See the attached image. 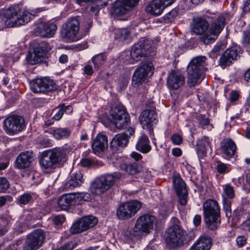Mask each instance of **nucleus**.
<instances>
[{"label":"nucleus","instance_id":"obj_28","mask_svg":"<svg viewBox=\"0 0 250 250\" xmlns=\"http://www.w3.org/2000/svg\"><path fill=\"white\" fill-rule=\"evenodd\" d=\"M236 146L234 142L230 139H225L220 143V150L225 158L233 156L236 151Z\"/></svg>","mask_w":250,"mask_h":250},{"label":"nucleus","instance_id":"obj_50","mask_svg":"<svg viewBox=\"0 0 250 250\" xmlns=\"http://www.w3.org/2000/svg\"><path fill=\"white\" fill-rule=\"evenodd\" d=\"M243 189L250 192V171L247 174L246 183L245 185H243Z\"/></svg>","mask_w":250,"mask_h":250},{"label":"nucleus","instance_id":"obj_53","mask_svg":"<svg viewBox=\"0 0 250 250\" xmlns=\"http://www.w3.org/2000/svg\"><path fill=\"white\" fill-rule=\"evenodd\" d=\"M239 94L236 91H232L229 94V100L231 102H235L239 98Z\"/></svg>","mask_w":250,"mask_h":250},{"label":"nucleus","instance_id":"obj_4","mask_svg":"<svg viewBox=\"0 0 250 250\" xmlns=\"http://www.w3.org/2000/svg\"><path fill=\"white\" fill-rule=\"evenodd\" d=\"M66 150L63 148H56L42 152L40 160L41 167L44 169L53 168L64 158Z\"/></svg>","mask_w":250,"mask_h":250},{"label":"nucleus","instance_id":"obj_31","mask_svg":"<svg viewBox=\"0 0 250 250\" xmlns=\"http://www.w3.org/2000/svg\"><path fill=\"white\" fill-rule=\"evenodd\" d=\"M83 182V175L80 172L73 173L69 180L65 184L64 188L67 189H72L78 187Z\"/></svg>","mask_w":250,"mask_h":250},{"label":"nucleus","instance_id":"obj_8","mask_svg":"<svg viewBox=\"0 0 250 250\" xmlns=\"http://www.w3.org/2000/svg\"><path fill=\"white\" fill-rule=\"evenodd\" d=\"M80 29V22L77 17H71L62 24L60 30L61 37L67 42H73Z\"/></svg>","mask_w":250,"mask_h":250},{"label":"nucleus","instance_id":"obj_45","mask_svg":"<svg viewBox=\"0 0 250 250\" xmlns=\"http://www.w3.org/2000/svg\"><path fill=\"white\" fill-rule=\"evenodd\" d=\"M216 168L217 172L221 174L227 173L229 171L228 166L226 164H225L220 162L217 163Z\"/></svg>","mask_w":250,"mask_h":250},{"label":"nucleus","instance_id":"obj_18","mask_svg":"<svg viewBox=\"0 0 250 250\" xmlns=\"http://www.w3.org/2000/svg\"><path fill=\"white\" fill-rule=\"evenodd\" d=\"M203 209L205 219H218L221 217L219 205L214 200H206L203 204Z\"/></svg>","mask_w":250,"mask_h":250},{"label":"nucleus","instance_id":"obj_23","mask_svg":"<svg viewBox=\"0 0 250 250\" xmlns=\"http://www.w3.org/2000/svg\"><path fill=\"white\" fill-rule=\"evenodd\" d=\"M98 220H77L70 229L72 234L80 233L96 226Z\"/></svg>","mask_w":250,"mask_h":250},{"label":"nucleus","instance_id":"obj_57","mask_svg":"<svg viewBox=\"0 0 250 250\" xmlns=\"http://www.w3.org/2000/svg\"><path fill=\"white\" fill-rule=\"evenodd\" d=\"M81 165L83 167H87L91 165V162L89 159H83L81 161Z\"/></svg>","mask_w":250,"mask_h":250},{"label":"nucleus","instance_id":"obj_40","mask_svg":"<svg viewBox=\"0 0 250 250\" xmlns=\"http://www.w3.org/2000/svg\"><path fill=\"white\" fill-rule=\"evenodd\" d=\"M164 240L167 247L171 250L172 248V228L169 227L165 232Z\"/></svg>","mask_w":250,"mask_h":250},{"label":"nucleus","instance_id":"obj_38","mask_svg":"<svg viewBox=\"0 0 250 250\" xmlns=\"http://www.w3.org/2000/svg\"><path fill=\"white\" fill-rule=\"evenodd\" d=\"M106 56L103 54H99L95 56L92 59V61L94 65L95 68L98 69L100 67L104 62Z\"/></svg>","mask_w":250,"mask_h":250},{"label":"nucleus","instance_id":"obj_9","mask_svg":"<svg viewBox=\"0 0 250 250\" xmlns=\"http://www.w3.org/2000/svg\"><path fill=\"white\" fill-rule=\"evenodd\" d=\"M153 65L149 62L142 63L135 70L132 76V84L138 87L145 83L153 74Z\"/></svg>","mask_w":250,"mask_h":250},{"label":"nucleus","instance_id":"obj_25","mask_svg":"<svg viewBox=\"0 0 250 250\" xmlns=\"http://www.w3.org/2000/svg\"><path fill=\"white\" fill-rule=\"evenodd\" d=\"M156 119L155 111L149 109L143 111L139 117V121L143 128H150L153 124L156 123Z\"/></svg>","mask_w":250,"mask_h":250},{"label":"nucleus","instance_id":"obj_11","mask_svg":"<svg viewBox=\"0 0 250 250\" xmlns=\"http://www.w3.org/2000/svg\"><path fill=\"white\" fill-rule=\"evenodd\" d=\"M3 125L5 133L9 135L17 134L25 128L24 119L18 115L7 116L3 121Z\"/></svg>","mask_w":250,"mask_h":250},{"label":"nucleus","instance_id":"obj_15","mask_svg":"<svg viewBox=\"0 0 250 250\" xmlns=\"http://www.w3.org/2000/svg\"><path fill=\"white\" fill-rule=\"evenodd\" d=\"M30 88L35 93L44 92L56 89L55 82L48 78H38L30 82Z\"/></svg>","mask_w":250,"mask_h":250},{"label":"nucleus","instance_id":"obj_47","mask_svg":"<svg viewBox=\"0 0 250 250\" xmlns=\"http://www.w3.org/2000/svg\"><path fill=\"white\" fill-rule=\"evenodd\" d=\"M125 236L129 239L133 240L134 238L139 237L138 235L136 234L134 228L133 230H127L125 232Z\"/></svg>","mask_w":250,"mask_h":250},{"label":"nucleus","instance_id":"obj_29","mask_svg":"<svg viewBox=\"0 0 250 250\" xmlns=\"http://www.w3.org/2000/svg\"><path fill=\"white\" fill-rule=\"evenodd\" d=\"M33 160V153L31 151H26L21 153L17 158L16 167L20 169L29 167Z\"/></svg>","mask_w":250,"mask_h":250},{"label":"nucleus","instance_id":"obj_35","mask_svg":"<svg viewBox=\"0 0 250 250\" xmlns=\"http://www.w3.org/2000/svg\"><path fill=\"white\" fill-rule=\"evenodd\" d=\"M128 140V137L125 133H121L116 135L111 142V146H125Z\"/></svg>","mask_w":250,"mask_h":250},{"label":"nucleus","instance_id":"obj_46","mask_svg":"<svg viewBox=\"0 0 250 250\" xmlns=\"http://www.w3.org/2000/svg\"><path fill=\"white\" fill-rule=\"evenodd\" d=\"M9 188V183L8 180L0 177V192H5Z\"/></svg>","mask_w":250,"mask_h":250},{"label":"nucleus","instance_id":"obj_44","mask_svg":"<svg viewBox=\"0 0 250 250\" xmlns=\"http://www.w3.org/2000/svg\"><path fill=\"white\" fill-rule=\"evenodd\" d=\"M221 48V45H215L212 50L209 53V57L213 60L216 59L220 55Z\"/></svg>","mask_w":250,"mask_h":250},{"label":"nucleus","instance_id":"obj_16","mask_svg":"<svg viewBox=\"0 0 250 250\" xmlns=\"http://www.w3.org/2000/svg\"><path fill=\"white\" fill-rule=\"evenodd\" d=\"M141 206V203L137 201L124 203L119 207L117 215L119 219L130 218L137 212Z\"/></svg>","mask_w":250,"mask_h":250},{"label":"nucleus","instance_id":"obj_14","mask_svg":"<svg viewBox=\"0 0 250 250\" xmlns=\"http://www.w3.org/2000/svg\"><path fill=\"white\" fill-rule=\"evenodd\" d=\"M45 233L42 229H37L27 236L23 250H37L43 243Z\"/></svg>","mask_w":250,"mask_h":250},{"label":"nucleus","instance_id":"obj_34","mask_svg":"<svg viewBox=\"0 0 250 250\" xmlns=\"http://www.w3.org/2000/svg\"><path fill=\"white\" fill-rule=\"evenodd\" d=\"M114 39L118 42H124L130 37V31L126 28L116 29L114 31Z\"/></svg>","mask_w":250,"mask_h":250},{"label":"nucleus","instance_id":"obj_12","mask_svg":"<svg viewBox=\"0 0 250 250\" xmlns=\"http://www.w3.org/2000/svg\"><path fill=\"white\" fill-rule=\"evenodd\" d=\"M51 49V47L47 42H42L34 48L33 52H28L26 60L31 65L41 63L44 61L47 53Z\"/></svg>","mask_w":250,"mask_h":250},{"label":"nucleus","instance_id":"obj_24","mask_svg":"<svg viewBox=\"0 0 250 250\" xmlns=\"http://www.w3.org/2000/svg\"><path fill=\"white\" fill-rule=\"evenodd\" d=\"M57 29L56 24L52 22H41L37 27L36 33L41 37L51 38L55 34Z\"/></svg>","mask_w":250,"mask_h":250},{"label":"nucleus","instance_id":"obj_63","mask_svg":"<svg viewBox=\"0 0 250 250\" xmlns=\"http://www.w3.org/2000/svg\"><path fill=\"white\" fill-rule=\"evenodd\" d=\"M244 79L247 84H250V68L245 73Z\"/></svg>","mask_w":250,"mask_h":250},{"label":"nucleus","instance_id":"obj_6","mask_svg":"<svg viewBox=\"0 0 250 250\" xmlns=\"http://www.w3.org/2000/svg\"><path fill=\"white\" fill-rule=\"evenodd\" d=\"M91 199L88 193L80 192L64 194L58 200L59 208L62 210H66L71 206L80 204L82 201H89Z\"/></svg>","mask_w":250,"mask_h":250},{"label":"nucleus","instance_id":"obj_27","mask_svg":"<svg viewBox=\"0 0 250 250\" xmlns=\"http://www.w3.org/2000/svg\"><path fill=\"white\" fill-rule=\"evenodd\" d=\"M212 245L211 238L206 234L201 235L188 250H209Z\"/></svg>","mask_w":250,"mask_h":250},{"label":"nucleus","instance_id":"obj_26","mask_svg":"<svg viewBox=\"0 0 250 250\" xmlns=\"http://www.w3.org/2000/svg\"><path fill=\"white\" fill-rule=\"evenodd\" d=\"M153 225L152 220H137L134 227L136 234L140 237L149 233L153 229Z\"/></svg>","mask_w":250,"mask_h":250},{"label":"nucleus","instance_id":"obj_2","mask_svg":"<svg viewBox=\"0 0 250 250\" xmlns=\"http://www.w3.org/2000/svg\"><path fill=\"white\" fill-rule=\"evenodd\" d=\"M41 11V9L38 8L29 12L19 5H14L3 11L0 15V21L7 27L20 26L29 22L32 16H36Z\"/></svg>","mask_w":250,"mask_h":250},{"label":"nucleus","instance_id":"obj_64","mask_svg":"<svg viewBox=\"0 0 250 250\" xmlns=\"http://www.w3.org/2000/svg\"><path fill=\"white\" fill-rule=\"evenodd\" d=\"M244 179L243 177H240L237 179V183L235 184L237 187H242L243 188V185H245V184L244 183Z\"/></svg>","mask_w":250,"mask_h":250},{"label":"nucleus","instance_id":"obj_10","mask_svg":"<svg viewBox=\"0 0 250 250\" xmlns=\"http://www.w3.org/2000/svg\"><path fill=\"white\" fill-rule=\"evenodd\" d=\"M173 187L178 203L184 206L187 204L188 192L185 182L178 173H173Z\"/></svg>","mask_w":250,"mask_h":250},{"label":"nucleus","instance_id":"obj_36","mask_svg":"<svg viewBox=\"0 0 250 250\" xmlns=\"http://www.w3.org/2000/svg\"><path fill=\"white\" fill-rule=\"evenodd\" d=\"M121 168L130 175L138 174L142 170V167L136 163L128 165L123 164L121 166Z\"/></svg>","mask_w":250,"mask_h":250},{"label":"nucleus","instance_id":"obj_13","mask_svg":"<svg viewBox=\"0 0 250 250\" xmlns=\"http://www.w3.org/2000/svg\"><path fill=\"white\" fill-rule=\"evenodd\" d=\"M109 120L117 128L125 127L129 121V115L120 106H113L110 111Z\"/></svg>","mask_w":250,"mask_h":250},{"label":"nucleus","instance_id":"obj_32","mask_svg":"<svg viewBox=\"0 0 250 250\" xmlns=\"http://www.w3.org/2000/svg\"><path fill=\"white\" fill-rule=\"evenodd\" d=\"M185 82L184 73L181 70H173V89H177L183 86Z\"/></svg>","mask_w":250,"mask_h":250},{"label":"nucleus","instance_id":"obj_54","mask_svg":"<svg viewBox=\"0 0 250 250\" xmlns=\"http://www.w3.org/2000/svg\"><path fill=\"white\" fill-rule=\"evenodd\" d=\"M126 4L132 9L135 7L138 3L139 0H123Z\"/></svg>","mask_w":250,"mask_h":250},{"label":"nucleus","instance_id":"obj_58","mask_svg":"<svg viewBox=\"0 0 250 250\" xmlns=\"http://www.w3.org/2000/svg\"><path fill=\"white\" fill-rule=\"evenodd\" d=\"M243 9L245 12H250V0H244Z\"/></svg>","mask_w":250,"mask_h":250},{"label":"nucleus","instance_id":"obj_60","mask_svg":"<svg viewBox=\"0 0 250 250\" xmlns=\"http://www.w3.org/2000/svg\"><path fill=\"white\" fill-rule=\"evenodd\" d=\"M73 249L72 243H68L60 247L58 250H72Z\"/></svg>","mask_w":250,"mask_h":250},{"label":"nucleus","instance_id":"obj_22","mask_svg":"<svg viewBox=\"0 0 250 250\" xmlns=\"http://www.w3.org/2000/svg\"><path fill=\"white\" fill-rule=\"evenodd\" d=\"M93 152L97 155L100 156L107 148L108 140L105 135L99 133L92 142Z\"/></svg>","mask_w":250,"mask_h":250},{"label":"nucleus","instance_id":"obj_30","mask_svg":"<svg viewBox=\"0 0 250 250\" xmlns=\"http://www.w3.org/2000/svg\"><path fill=\"white\" fill-rule=\"evenodd\" d=\"M131 8L123 0H117L112 6V13L119 17L125 15L131 10Z\"/></svg>","mask_w":250,"mask_h":250},{"label":"nucleus","instance_id":"obj_37","mask_svg":"<svg viewBox=\"0 0 250 250\" xmlns=\"http://www.w3.org/2000/svg\"><path fill=\"white\" fill-rule=\"evenodd\" d=\"M53 136L57 140L68 137L70 135V130L66 128H59L50 132Z\"/></svg>","mask_w":250,"mask_h":250},{"label":"nucleus","instance_id":"obj_49","mask_svg":"<svg viewBox=\"0 0 250 250\" xmlns=\"http://www.w3.org/2000/svg\"><path fill=\"white\" fill-rule=\"evenodd\" d=\"M236 243L239 247H243L247 242V239L243 236H239L236 238Z\"/></svg>","mask_w":250,"mask_h":250},{"label":"nucleus","instance_id":"obj_21","mask_svg":"<svg viewBox=\"0 0 250 250\" xmlns=\"http://www.w3.org/2000/svg\"><path fill=\"white\" fill-rule=\"evenodd\" d=\"M240 51V47L236 45L228 48L220 58V64L222 66L229 65L239 57L238 54L241 53Z\"/></svg>","mask_w":250,"mask_h":250},{"label":"nucleus","instance_id":"obj_1","mask_svg":"<svg viewBox=\"0 0 250 250\" xmlns=\"http://www.w3.org/2000/svg\"><path fill=\"white\" fill-rule=\"evenodd\" d=\"M225 19L223 16H219L210 24L208 30V22L202 18H197L194 20V23L192 27V31L196 34H202L201 41L205 44H208L215 42L218 35L224 27Z\"/></svg>","mask_w":250,"mask_h":250},{"label":"nucleus","instance_id":"obj_19","mask_svg":"<svg viewBox=\"0 0 250 250\" xmlns=\"http://www.w3.org/2000/svg\"><path fill=\"white\" fill-rule=\"evenodd\" d=\"M150 48V45L148 43V41H140L132 48L130 52V56L135 62H138L148 54Z\"/></svg>","mask_w":250,"mask_h":250},{"label":"nucleus","instance_id":"obj_56","mask_svg":"<svg viewBox=\"0 0 250 250\" xmlns=\"http://www.w3.org/2000/svg\"><path fill=\"white\" fill-rule=\"evenodd\" d=\"M241 226L244 229L250 231V220H246Z\"/></svg>","mask_w":250,"mask_h":250},{"label":"nucleus","instance_id":"obj_33","mask_svg":"<svg viewBox=\"0 0 250 250\" xmlns=\"http://www.w3.org/2000/svg\"><path fill=\"white\" fill-rule=\"evenodd\" d=\"M136 148L143 153H147L150 150L149 141L146 135L143 134L140 136L136 144Z\"/></svg>","mask_w":250,"mask_h":250},{"label":"nucleus","instance_id":"obj_7","mask_svg":"<svg viewBox=\"0 0 250 250\" xmlns=\"http://www.w3.org/2000/svg\"><path fill=\"white\" fill-rule=\"evenodd\" d=\"M195 237V233L193 230L187 232L178 225L173 226V250L181 249Z\"/></svg>","mask_w":250,"mask_h":250},{"label":"nucleus","instance_id":"obj_55","mask_svg":"<svg viewBox=\"0 0 250 250\" xmlns=\"http://www.w3.org/2000/svg\"><path fill=\"white\" fill-rule=\"evenodd\" d=\"M21 244V241L20 240L17 241L16 243H13L12 245H10L9 246V249L8 250H19L20 249L19 245Z\"/></svg>","mask_w":250,"mask_h":250},{"label":"nucleus","instance_id":"obj_20","mask_svg":"<svg viewBox=\"0 0 250 250\" xmlns=\"http://www.w3.org/2000/svg\"><path fill=\"white\" fill-rule=\"evenodd\" d=\"M172 4V0H152L146 6V11L154 16L160 15L164 9Z\"/></svg>","mask_w":250,"mask_h":250},{"label":"nucleus","instance_id":"obj_3","mask_svg":"<svg viewBox=\"0 0 250 250\" xmlns=\"http://www.w3.org/2000/svg\"><path fill=\"white\" fill-rule=\"evenodd\" d=\"M206 58L198 56L193 58L187 67V83L189 87L199 84L204 77Z\"/></svg>","mask_w":250,"mask_h":250},{"label":"nucleus","instance_id":"obj_43","mask_svg":"<svg viewBox=\"0 0 250 250\" xmlns=\"http://www.w3.org/2000/svg\"><path fill=\"white\" fill-rule=\"evenodd\" d=\"M32 199V195L29 193H26L20 196L19 202L20 204L26 205L30 202Z\"/></svg>","mask_w":250,"mask_h":250},{"label":"nucleus","instance_id":"obj_51","mask_svg":"<svg viewBox=\"0 0 250 250\" xmlns=\"http://www.w3.org/2000/svg\"><path fill=\"white\" fill-rule=\"evenodd\" d=\"M124 62L126 64H132L135 62L130 56V52L127 53L124 58Z\"/></svg>","mask_w":250,"mask_h":250},{"label":"nucleus","instance_id":"obj_42","mask_svg":"<svg viewBox=\"0 0 250 250\" xmlns=\"http://www.w3.org/2000/svg\"><path fill=\"white\" fill-rule=\"evenodd\" d=\"M54 112H55V114L53 116V119L56 121L60 120L64 112V105H62L56 108L54 110Z\"/></svg>","mask_w":250,"mask_h":250},{"label":"nucleus","instance_id":"obj_59","mask_svg":"<svg viewBox=\"0 0 250 250\" xmlns=\"http://www.w3.org/2000/svg\"><path fill=\"white\" fill-rule=\"evenodd\" d=\"M84 71L87 75H91L93 73L92 67L90 65H86L84 68Z\"/></svg>","mask_w":250,"mask_h":250},{"label":"nucleus","instance_id":"obj_39","mask_svg":"<svg viewBox=\"0 0 250 250\" xmlns=\"http://www.w3.org/2000/svg\"><path fill=\"white\" fill-rule=\"evenodd\" d=\"M242 44L247 50L250 52V28L243 32Z\"/></svg>","mask_w":250,"mask_h":250},{"label":"nucleus","instance_id":"obj_48","mask_svg":"<svg viewBox=\"0 0 250 250\" xmlns=\"http://www.w3.org/2000/svg\"><path fill=\"white\" fill-rule=\"evenodd\" d=\"M8 220H0V225L2 226H4V228L0 229V236L3 235L8 230L7 227L5 225H8Z\"/></svg>","mask_w":250,"mask_h":250},{"label":"nucleus","instance_id":"obj_5","mask_svg":"<svg viewBox=\"0 0 250 250\" xmlns=\"http://www.w3.org/2000/svg\"><path fill=\"white\" fill-rule=\"evenodd\" d=\"M121 176V173L118 172L101 176L93 183L91 187V192L99 195L103 194L110 188Z\"/></svg>","mask_w":250,"mask_h":250},{"label":"nucleus","instance_id":"obj_52","mask_svg":"<svg viewBox=\"0 0 250 250\" xmlns=\"http://www.w3.org/2000/svg\"><path fill=\"white\" fill-rule=\"evenodd\" d=\"M182 142V137L178 134H175L173 135V144L178 145Z\"/></svg>","mask_w":250,"mask_h":250},{"label":"nucleus","instance_id":"obj_62","mask_svg":"<svg viewBox=\"0 0 250 250\" xmlns=\"http://www.w3.org/2000/svg\"><path fill=\"white\" fill-rule=\"evenodd\" d=\"M100 9V5L98 4H93L90 6V10L95 14H97L98 13Z\"/></svg>","mask_w":250,"mask_h":250},{"label":"nucleus","instance_id":"obj_41","mask_svg":"<svg viewBox=\"0 0 250 250\" xmlns=\"http://www.w3.org/2000/svg\"><path fill=\"white\" fill-rule=\"evenodd\" d=\"M221 220H206V227L211 230L217 229L221 223Z\"/></svg>","mask_w":250,"mask_h":250},{"label":"nucleus","instance_id":"obj_17","mask_svg":"<svg viewBox=\"0 0 250 250\" xmlns=\"http://www.w3.org/2000/svg\"><path fill=\"white\" fill-rule=\"evenodd\" d=\"M222 187V198L223 208L226 217L230 218L231 216L230 200L233 199L235 197L234 190L233 188L229 184L224 185Z\"/></svg>","mask_w":250,"mask_h":250},{"label":"nucleus","instance_id":"obj_61","mask_svg":"<svg viewBox=\"0 0 250 250\" xmlns=\"http://www.w3.org/2000/svg\"><path fill=\"white\" fill-rule=\"evenodd\" d=\"M182 154V150L178 147L173 148V155L176 157H179Z\"/></svg>","mask_w":250,"mask_h":250}]
</instances>
